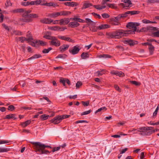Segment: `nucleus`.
Instances as JSON below:
<instances>
[{
	"instance_id": "51",
	"label": "nucleus",
	"mask_w": 159,
	"mask_h": 159,
	"mask_svg": "<svg viewBox=\"0 0 159 159\" xmlns=\"http://www.w3.org/2000/svg\"><path fill=\"white\" fill-rule=\"evenodd\" d=\"M111 24L113 25H120V23L115 20H113L111 21Z\"/></svg>"
},
{
	"instance_id": "1",
	"label": "nucleus",
	"mask_w": 159,
	"mask_h": 159,
	"mask_svg": "<svg viewBox=\"0 0 159 159\" xmlns=\"http://www.w3.org/2000/svg\"><path fill=\"white\" fill-rule=\"evenodd\" d=\"M153 129L152 127H142L137 129V131L140 132L139 134L142 136L149 135L148 131Z\"/></svg>"
},
{
	"instance_id": "6",
	"label": "nucleus",
	"mask_w": 159,
	"mask_h": 159,
	"mask_svg": "<svg viewBox=\"0 0 159 159\" xmlns=\"http://www.w3.org/2000/svg\"><path fill=\"white\" fill-rule=\"evenodd\" d=\"M80 50V46L77 45L74 46L72 49H69V51L70 54L74 55L78 53Z\"/></svg>"
},
{
	"instance_id": "60",
	"label": "nucleus",
	"mask_w": 159,
	"mask_h": 159,
	"mask_svg": "<svg viewBox=\"0 0 159 159\" xmlns=\"http://www.w3.org/2000/svg\"><path fill=\"white\" fill-rule=\"evenodd\" d=\"M102 16L104 18H107L110 17V16L107 13H104L102 15Z\"/></svg>"
},
{
	"instance_id": "11",
	"label": "nucleus",
	"mask_w": 159,
	"mask_h": 159,
	"mask_svg": "<svg viewBox=\"0 0 159 159\" xmlns=\"http://www.w3.org/2000/svg\"><path fill=\"white\" fill-rule=\"evenodd\" d=\"M124 43L129 44L130 46H132L135 44H137L138 43V42L137 41L133 40L127 39L124 41Z\"/></svg>"
},
{
	"instance_id": "28",
	"label": "nucleus",
	"mask_w": 159,
	"mask_h": 159,
	"mask_svg": "<svg viewBox=\"0 0 159 159\" xmlns=\"http://www.w3.org/2000/svg\"><path fill=\"white\" fill-rule=\"evenodd\" d=\"M36 43H37V45H40L42 46H45L47 45V43L42 40H36Z\"/></svg>"
},
{
	"instance_id": "62",
	"label": "nucleus",
	"mask_w": 159,
	"mask_h": 159,
	"mask_svg": "<svg viewBox=\"0 0 159 159\" xmlns=\"http://www.w3.org/2000/svg\"><path fill=\"white\" fill-rule=\"evenodd\" d=\"M15 107L12 105H11L8 107V110L9 111H12L15 109Z\"/></svg>"
},
{
	"instance_id": "50",
	"label": "nucleus",
	"mask_w": 159,
	"mask_h": 159,
	"mask_svg": "<svg viewBox=\"0 0 159 159\" xmlns=\"http://www.w3.org/2000/svg\"><path fill=\"white\" fill-rule=\"evenodd\" d=\"M92 111L90 109L88 111H86L84 112H82L81 113V116H83L84 115H87L90 114L91 112Z\"/></svg>"
},
{
	"instance_id": "41",
	"label": "nucleus",
	"mask_w": 159,
	"mask_h": 159,
	"mask_svg": "<svg viewBox=\"0 0 159 159\" xmlns=\"http://www.w3.org/2000/svg\"><path fill=\"white\" fill-rule=\"evenodd\" d=\"M100 58L103 57L104 58H111V56L107 54H103V55H99Z\"/></svg>"
},
{
	"instance_id": "53",
	"label": "nucleus",
	"mask_w": 159,
	"mask_h": 159,
	"mask_svg": "<svg viewBox=\"0 0 159 159\" xmlns=\"http://www.w3.org/2000/svg\"><path fill=\"white\" fill-rule=\"evenodd\" d=\"M13 34L16 35H22V32L18 30H15L13 31Z\"/></svg>"
},
{
	"instance_id": "56",
	"label": "nucleus",
	"mask_w": 159,
	"mask_h": 159,
	"mask_svg": "<svg viewBox=\"0 0 159 159\" xmlns=\"http://www.w3.org/2000/svg\"><path fill=\"white\" fill-rule=\"evenodd\" d=\"M81 103L84 106H88L89 105V101H87L86 102L82 101Z\"/></svg>"
},
{
	"instance_id": "26",
	"label": "nucleus",
	"mask_w": 159,
	"mask_h": 159,
	"mask_svg": "<svg viewBox=\"0 0 159 159\" xmlns=\"http://www.w3.org/2000/svg\"><path fill=\"white\" fill-rule=\"evenodd\" d=\"M42 57V56L41 55L36 54L33 55L31 57L28 58L27 60L29 61L30 60H32L33 59H37L38 58H39L40 57Z\"/></svg>"
},
{
	"instance_id": "42",
	"label": "nucleus",
	"mask_w": 159,
	"mask_h": 159,
	"mask_svg": "<svg viewBox=\"0 0 159 159\" xmlns=\"http://www.w3.org/2000/svg\"><path fill=\"white\" fill-rule=\"evenodd\" d=\"M107 5L109 8H111L113 9H116V6L114 4L107 3Z\"/></svg>"
},
{
	"instance_id": "17",
	"label": "nucleus",
	"mask_w": 159,
	"mask_h": 159,
	"mask_svg": "<svg viewBox=\"0 0 159 159\" xmlns=\"http://www.w3.org/2000/svg\"><path fill=\"white\" fill-rule=\"evenodd\" d=\"M64 4L66 6L74 7V6H77L78 5V4L76 2H67L64 3Z\"/></svg>"
},
{
	"instance_id": "43",
	"label": "nucleus",
	"mask_w": 159,
	"mask_h": 159,
	"mask_svg": "<svg viewBox=\"0 0 159 159\" xmlns=\"http://www.w3.org/2000/svg\"><path fill=\"white\" fill-rule=\"evenodd\" d=\"M24 11V9L22 8H20L14 10L13 11L14 13L22 12Z\"/></svg>"
},
{
	"instance_id": "63",
	"label": "nucleus",
	"mask_w": 159,
	"mask_h": 159,
	"mask_svg": "<svg viewBox=\"0 0 159 159\" xmlns=\"http://www.w3.org/2000/svg\"><path fill=\"white\" fill-rule=\"evenodd\" d=\"M153 36L159 37V30L153 33Z\"/></svg>"
},
{
	"instance_id": "36",
	"label": "nucleus",
	"mask_w": 159,
	"mask_h": 159,
	"mask_svg": "<svg viewBox=\"0 0 159 159\" xmlns=\"http://www.w3.org/2000/svg\"><path fill=\"white\" fill-rule=\"evenodd\" d=\"M86 21H85V22L87 23L88 24H90L92 25H94L95 24V23L93 21H92L91 19H90L86 18L85 19Z\"/></svg>"
},
{
	"instance_id": "23",
	"label": "nucleus",
	"mask_w": 159,
	"mask_h": 159,
	"mask_svg": "<svg viewBox=\"0 0 159 159\" xmlns=\"http://www.w3.org/2000/svg\"><path fill=\"white\" fill-rule=\"evenodd\" d=\"M5 119H12L14 120L16 119V117L15 116V115L14 114H11L7 115L5 118Z\"/></svg>"
},
{
	"instance_id": "39",
	"label": "nucleus",
	"mask_w": 159,
	"mask_h": 159,
	"mask_svg": "<svg viewBox=\"0 0 159 159\" xmlns=\"http://www.w3.org/2000/svg\"><path fill=\"white\" fill-rule=\"evenodd\" d=\"M114 32L112 33H106V35L108 37L111 38H115V35L114 34Z\"/></svg>"
},
{
	"instance_id": "37",
	"label": "nucleus",
	"mask_w": 159,
	"mask_h": 159,
	"mask_svg": "<svg viewBox=\"0 0 159 159\" xmlns=\"http://www.w3.org/2000/svg\"><path fill=\"white\" fill-rule=\"evenodd\" d=\"M149 31V27L148 26L146 27H143L141 29L139 30V32H145Z\"/></svg>"
},
{
	"instance_id": "44",
	"label": "nucleus",
	"mask_w": 159,
	"mask_h": 159,
	"mask_svg": "<svg viewBox=\"0 0 159 159\" xmlns=\"http://www.w3.org/2000/svg\"><path fill=\"white\" fill-rule=\"evenodd\" d=\"M49 117V115H46L45 114H43L41 116V118L42 120H44L47 119Z\"/></svg>"
},
{
	"instance_id": "57",
	"label": "nucleus",
	"mask_w": 159,
	"mask_h": 159,
	"mask_svg": "<svg viewBox=\"0 0 159 159\" xmlns=\"http://www.w3.org/2000/svg\"><path fill=\"white\" fill-rule=\"evenodd\" d=\"M121 2H123L124 3H125V4H132L130 0H122Z\"/></svg>"
},
{
	"instance_id": "5",
	"label": "nucleus",
	"mask_w": 159,
	"mask_h": 159,
	"mask_svg": "<svg viewBox=\"0 0 159 159\" xmlns=\"http://www.w3.org/2000/svg\"><path fill=\"white\" fill-rule=\"evenodd\" d=\"M38 17V16L36 14H30L28 18H25L22 19V20L23 21L29 22L32 21V18H37Z\"/></svg>"
},
{
	"instance_id": "58",
	"label": "nucleus",
	"mask_w": 159,
	"mask_h": 159,
	"mask_svg": "<svg viewBox=\"0 0 159 159\" xmlns=\"http://www.w3.org/2000/svg\"><path fill=\"white\" fill-rule=\"evenodd\" d=\"M107 110V108L105 107H103L101 108H100L98 109V110H97L95 112V113H96L99 112H100L101 111L103 110Z\"/></svg>"
},
{
	"instance_id": "20",
	"label": "nucleus",
	"mask_w": 159,
	"mask_h": 159,
	"mask_svg": "<svg viewBox=\"0 0 159 159\" xmlns=\"http://www.w3.org/2000/svg\"><path fill=\"white\" fill-rule=\"evenodd\" d=\"M69 25L71 28H75L78 26L80 24L77 22L73 21L70 22Z\"/></svg>"
},
{
	"instance_id": "8",
	"label": "nucleus",
	"mask_w": 159,
	"mask_h": 159,
	"mask_svg": "<svg viewBox=\"0 0 159 159\" xmlns=\"http://www.w3.org/2000/svg\"><path fill=\"white\" fill-rule=\"evenodd\" d=\"M108 2V1H107V0H103L102 3V6H100L99 5H94L93 7L97 10H101L106 7L105 4H107V3H106Z\"/></svg>"
},
{
	"instance_id": "4",
	"label": "nucleus",
	"mask_w": 159,
	"mask_h": 159,
	"mask_svg": "<svg viewBox=\"0 0 159 159\" xmlns=\"http://www.w3.org/2000/svg\"><path fill=\"white\" fill-rule=\"evenodd\" d=\"M31 143L32 144L34 145L35 148H40L43 149H45L47 148H52V147L50 146L45 145L44 144L41 143L40 142H31Z\"/></svg>"
},
{
	"instance_id": "9",
	"label": "nucleus",
	"mask_w": 159,
	"mask_h": 159,
	"mask_svg": "<svg viewBox=\"0 0 159 159\" xmlns=\"http://www.w3.org/2000/svg\"><path fill=\"white\" fill-rule=\"evenodd\" d=\"M34 148L35 150V152H38L40 154H48L50 153V152L48 151L45 150V149H43L40 148H35L34 145Z\"/></svg>"
},
{
	"instance_id": "55",
	"label": "nucleus",
	"mask_w": 159,
	"mask_h": 159,
	"mask_svg": "<svg viewBox=\"0 0 159 159\" xmlns=\"http://www.w3.org/2000/svg\"><path fill=\"white\" fill-rule=\"evenodd\" d=\"M82 85V83L80 81H78L76 84V89L79 88L80 86Z\"/></svg>"
},
{
	"instance_id": "61",
	"label": "nucleus",
	"mask_w": 159,
	"mask_h": 159,
	"mask_svg": "<svg viewBox=\"0 0 159 159\" xmlns=\"http://www.w3.org/2000/svg\"><path fill=\"white\" fill-rule=\"evenodd\" d=\"M19 39L21 43H23L24 41H26V38L24 37H21L19 38Z\"/></svg>"
},
{
	"instance_id": "31",
	"label": "nucleus",
	"mask_w": 159,
	"mask_h": 159,
	"mask_svg": "<svg viewBox=\"0 0 159 159\" xmlns=\"http://www.w3.org/2000/svg\"><path fill=\"white\" fill-rule=\"evenodd\" d=\"M149 50L150 52V53L151 55H152L153 53V51L154 50V47L152 44H150L149 47Z\"/></svg>"
},
{
	"instance_id": "3",
	"label": "nucleus",
	"mask_w": 159,
	"mask_h": 159,
	"mask_svg": "<svg viewBox=\"0 0 159 159\" xmlns=\"http://www.w3.org/2000/svg\"><path fill=\"white\" fill-rule=\"evenodd\" d=\"M140 25V23L137 22H129L127 23L126 25V27L129 28L130 29L132 28H134L133 31L128 30L127 31H130V32H129V33L128 34H132L135 31H137V32H138L139 30H137L136 27L139 26Z\"/></svg>"
},
{
	"instance_id": "27",
	"label": "nucleus",
	"mask_w": 159,
	"mask_h": 159,
	"mask_svg": "<svg viewBox=\"0 0 159 159\" xmlns=\"http://www.w3.org/2000/svg\"><path fill=\"white\" fill-rule=\"evenodd\" d=\"M127 12L128 15V14H130V15H136L140 13V11H128Z\"/></svg>"
},
{
	"instance_id": "24",
	"label": "nucleus",
	"mask_w": 159,
	"mask_h": 159,
	"mask_svg": "<svg viewBox=\"0 0 159 159\" xmlns=\"http://www.w3.org/2000/svg\"><path fill=\"white\" fill-rule=\"evenodd\" d=\"M31 123V121L30 120H28L25 122L22 123L20 125L23 127L24 128L30 124Z\"/></svg>"
},
{
	"instance_id": "49",
	"label": "nucleus",
	"mask_w": 159,
	"mask_h": 159,
	"mask_svg": "<svg viewBox=\"0 0 159 159\" xmlns=\"http://www.w3.org/2000/svg\"><path fill=\"white\" fill-rule=\"evenodd\" d=\"M52 49L51 48H49L48 49H44L42 51V52L43 53H48Z\"/></svg>"
},
{
	"instance_id": "33",
	"label": "nucleus",
	"mask_w": 159,
	"mask_h": 159,
	"mask_svg": "<svg viewBox=\"0 0 159 159\" xmlns=\"http://www.w3.org/2000/svg\"><path fill=\"white\" fill-rule=\"evenodd\" d=\"M131 5V4H125V3H121L120 4V6L124 8H125V9H127L128 8L130 7H131V6H130V5Z\"/></svg>"
},
{
	"instance_id": "12",
	"label": "nucleus",
	"mask_w": 159,
	"mask_h": 159,
	"mask_svg": "<svg viewBox=\"0 0 159 159\" xmlns=\"http://www.w3.org/2000/svg\"><path fill=\"white\" fill-rule=\"evenodd\" d=\"M70 22V19L69 18H64L59 20V24L65 25H67Z\"/></svg>"
},
{
	"instance_id": "48",
	"label": "nucleus",
	"mask_w": 159,
	"mask_h": 159,
	"mask_svg": "<svg viewBox=\"0 0 159 159\" xmlns=\"http://www.w3.org/2000/svg\"><path fill=\"white\" fill-rule=\"evenodd\" d=\"M67 29L66 27H60L58 26L57 31H64L65 30Z\"/></svg>"
},
{
	"instance_id": "21",
	"label": "nucleus",
	"mask_w": 159,
	"mask_h": 159,
	"mask_svg": "<svg viewBox=\"0 0 159 159\" xmlns=\"http://www.w3.org/2000/svg\"><path fill=\"white\" fill-rule=\"evenodd\" d=\"M60 16V12L50 13L48 15L49 16L53 18H55Z\"/></svg>"
},
{
	"instance_id": "15",
	"label": "nucleus",
	"mask_w": 159,
	"mask_h": 159,
	"mask_svg": "<svg viewBox=\"0 0 159 159\" xmlns=\"http://www.w3.org/2000/svg\"><path fill=\"white\" fill-rule=\"evenodd\" d=\"M110 27V25L108 24H103L96 27V29L101 30L109 28Z\"/></svg>"
},
{
	"instance_id": "16",
	"label": "nucleus",
	"mask_w": 159,
	"mask_h": 159,
	"mask_svg": "<svg viewBox=\"0 0 159 159\" xmlns=\"http://www.w3.org/2000/svg\"><path fill=\"white\" fill-rule=\"evenodd\" d=\"M69 47V46L68 44H63L59 47V49L60 51L62 52L67 50L68 48Z\"/></svg>"
},
{
	"instance_id": "25",
	"label": "nucleus",
	"mask_w": 159,
	"mask_h": 159,
	"mask_svg": "<svg viewBox=\"0 0 159 159\" xmlns=\"http://www.w3.org/2000/svg\"><path fill=\"white\" fill-rule=\"evenodd\" d=\"M46 6H47L50 7V6H52L54 7H58L59 5H57V3H55L53 2H50L49 3H45V4Z\"/></svg>"
},
{
	"instance_id": "45",
	"label": "nucleus",
	"mask_w": 159,
	"mask_h": 159,
	"mask_svg": "<svg viewBox=\"0 0 159 159\" xmlns=\"http://www.w3.org/2000/svg\"><path fill=\"white\" fill-rule=\"evenodd\" d=\"M149 27V31H157L158 30V28L156 27H151V26H148Z\"/></svg>"
},
{
	"instance_id": "14",
	"label": "nucleus",
	"mask_w": 159,
	"mask_h": 159,
	"mask_svg": "<svg viewBox=\"0 0 159 159\" xmlns=\"http://www.w3.org/2000/svg\"><path fill=\"white\" fill-rule=\"evenodd\" d=\"M53 20L49 18H44L41 19L40 20V22L42 23L45 24H50L52 22Z\"/></svg>"
},
{
	"instance_id": "29",
	"label": "nucleus",
	"mask_w": 159,
	"mask_h": 159,
	"mask_svg": "<svg viewBox=\"0 0 159 159\" xmlns=\"http://www.w3.org/2000/svg\"><path fill=\"white\" fill-rule=\"evenodd\" d=\"M60 16H68L71 14V12L70 11H62L60 12Z\"/></svg>"
},
{
	"instance_id": "46",
	"label": "nucleus",
	"mask_w": 159,
	"mask_h": 159,
	"mask_svg": "<svg viewBox=\"0 0 159 159\" xmlns=\"http://www.w3.org/2000/svg\"><path fill=\"white\" fill-rule=\"evenodd\" d=\"M48 29L55 31H57L58 26H50L48 27Z\"/></svg>"
},
{
	"instance_id": "22",
	"label": "nucleus",
	"mask_w": 159,
	"mask_h": 159,
	"mask_svg": "<svg viewBox=\"0 0 159 159\" xmlns=\"http://www.w3.org/2000/svg\"><path fill=\"white\" fill-rule=\"evenodd\" d=\"M47 34H46L43 36V37L45 39L51 40L52 38L54 37L52 36L51 35H50V34H51V33L50 32H47Z\"/></svg>"
},
{
	"instance_id": "35",
	"label": "nucleus",
	"mask_w": 159,
	"mask_h": 159,
	"mask_svg": "<svg viewBox=\"0 0 159 159\" xmlns=\"http://www.w3.org/2000/svg\"><path fill=\"white\" fill-rule=\"evenodd\" d=\"M143 23L144 24H148V23H157V22L155 21H151L147 19H143L142 20Z\"/></svg>"
},
{
	"instance_id": "18",
	"label": "nucleus",
	"mask_w": 159,
	"mask_h": 159,
	"mask_svg": "<svg viewBox=\"0 0 159 159\" xmlns=\"http://www.w3.org/2000/svg\"><path fill=\"white\" fill-rule=\"evenodd\" d=\"M31 11L30 10H26L24 9V11L22 12L23 13L22 15L24 18H28L30 14V13L31 12Z\"/></svg>"
},
{
	"instance_id": "38",
	"label": "nucleus",
	"mask_w": 159,
	"mask_h": 159,
	"mask_svg": "<svg viewBox=\"0 0 159 159\" xmlns=\"http://www.w3.org/2000/svg\"><path fill=\"white\" fill-rule=\"evenodd\" d=\"M59 82L62 84L64 86H66V79L61 78L59 80Z\"/></svg>"
},
{
	"instance_id": "40",
	"label": "nucleus",
	"mask_w": 159,
	"mask_h": 159,
	"mask_svg": "<svg viewBox=\"0 0 159 159\" xmlns=\"http://www.w3.org/2000/svg\"><path fill=\"white\" fill-rule=\"evenodd\" d=\"M9 150V148H0V152H7Z\"/></svg>"
},
{
	"instance_id": "2",
	"label": "nucleus",
	"mask_w": 159,
	"mask_h": 159,
	"mask_svg": "<svg viewBox=\"0 0 159 159\" xmlns=\"http://www.w3.org/2000/svg\"><path fill=\"white\" fill-rule=\"evenodd\" d=\"M130 31L125 30H118L117 31L114 32L115 35V38H119L122 36H126L128 33Z\"/></svg>"
},
{
	"instance_id": "32",
	"label": "nucleus",
	"mask_w": 159,
	"mask_h": 159,
	"mask_svg": "<svg viewBox=\"0 0 159 159\" xmlns=\"http://www.w3.org/2000/svg\"><path fill=\"white\" fill-rule=\"evenodd\" d=\"M81 57L83 59H85L89 57L88 53L87 52H83L81 55Z\"/></svg>"
},
{
	"instance_id": "59",
	"label": "nucleus",
	"mask_w": 159,
	"mask_h": 159,
	"mask_svg": "<svg viewBox=\"0 0 159 159\" xmlns=\"http://www.w3.org/2000/svg\"><path fill=\"white\" fill-rule=\"evenodd\" d=\"M5 5L6 7H7L9 6H11L12 5V4L10 0H7L5 4Z\"/></svg>"
},
{
	"instance_id": "47",
	"label": "nucleus",
	"mask_w": 159,
	"mask_h": 159,
	"mask_svg": "<svg viewBox=\"0 0 159 159\" xmlns=\"http://www.w3.org/2000/svg\"><path fill=\"white\" fill-rule=\"evenodd\" d=\"M130 83L136 86H139L141 84V83L140 82H137V81L134 80L130 81Z\"/></svg>"
},
{
	"instance_id": "7",
	"label": "nucleus",
	"mask_w": 159,
	"mask_h": 159,
	"mask_svg": "<svg viewBox=\"0 0 159 159\" xmlns=\"http://www.w3.org/2000/svg\"><path fill=\"white\" fill-rule=\"evenodd\" d=\"M49 43L51 45L56 47H58L61 44L60 41L55 36L52 38L51 41H49Z\"/></svg>"
},
{
	"instance_id": "30",
	"label": "nucleus",
	"mask_w": 159,
	"mask_h": 159,
	"mask_svg": "<svg viewBox=\"0 0 159 159\" xmlns=\"http://www.w3.org/2000/svg\"><path fill=\"white\" fill-rule=\"evenodd\" d=\"M92 6V4L89 2H86L83 4V6L82 7V9H85L90 7Z\"/></svg>"
},
{
	"instance_id": "19",
	"label": "nucleus",
	"mask_w": 159,
	"mask_h": 159,
	"mask_svg": "<svg viewBox=\"0 0 159 159\" xmlns=\"http://www.w3.org/2000/svg\"><path fill=\"white\" fill-rule=\"evenodd\" d=\"M58 38L61 40H65L70 42H72L73 40L70 37H66L65 36H59Z\"/></svg>"
},
{
	"instance_id": "64",
	"label": "nucleus",
	"mask_w": 159,
	"mask_h": 159,
	"mask_svg": "<svg viewBox=\"0 0 159 159\" xmlns=\"http://www.w3.org/2000/svg\"><path fill=\"white\" fill-rule=\"evenodd\" d=\"M114 88L116 89L117 90V91H118L119 92H121V89L117 85H114Z\"/></svg>"
},
{
	"instance_id": "54",
	"label": "nucleus",
	"mask_w": 159,
	"mask_h": 159,
	"mask_svg": "<svg viewBox=\"0 0 159 159\" xmlns=\"http://www.w3.org/2000/svg\"><path fill=\"white\" fill-rule=\"evenodd\" d=\"M147 3L148 4H154L157 3L156 0H147Z\"/></svg>"
},
{
	"instance_id": "52",
	"label": "nucleus",
	"mask_w": 159,
	"mask_h": 159,
	"mask_svg": "<svg viewBox=\"0 0 159 159\" xmlns=\"http://www.w3.org/2000/svg\"><path fill=\"white\" fill-rule=\"evenodd\" d=\"M150 130V131H148V134L149 135H150L152 134L155 133V132H157V131H159V129H153L152 130Z\"/></svg>"
},
{
	"instance_id": "10",
	"label": "nucleus",
	"mask_w": 159,
	"mask_h": 159,
	"mask_svg": "<svg viewBox=\"0 0 159 159\" xmlns=\"http://www.w3.org/2000/svg\"><path fill=\"white\" fill-rule=\"evenodd\" d=\"M62 120V119L60 116L58 115L55 116L51 120V122L54 124H57Z\"/></svg>"
},
{
	"instance_id": "34",
	"label": "nucleus",
	"mask_w": 159,
	"mask_h": 159,
	"mask_svg": "<svg viewBox=\"0 0 159 159\" xmlns=\"http://www.w3.org/2000/svg\"><path fill=\"white\" fill-rule=\"evenodd\" d=\"M27 37L26 41H30L33 40L31 34H30L29 31L28 32V34H27Z\"/></svg>"
},
{
	"instance_id": "13",
	"label": "nucleus",
	"mask_w": 159,
	"mask_h": 159,
	"mask_svg": "<svg viewBox=\"0 0 159 159\" xmlns=\"http://www.w3.org/2000/svg\"><path fill=\"white\" fill-rule=\"evenodd\" d=\"M111 73L112 75L118 76L120 77H123L125 75L124 73L121 71H112L111 72Z\"/></svg>"
}]
</instances>
